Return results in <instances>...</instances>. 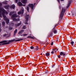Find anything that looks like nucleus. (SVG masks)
I'll return each mask as SVG.
<instances>
[{
  "label": "nucleus",
  "mask_w": 76,
  "mask_h": 76,
  "mask_svg": "<svg viewBox=\"0 0 76 76\" xmlns=\"http://www.w3.org/2000/svg\"><path fill=\"white\" fill-rule=\"evenodd\" d=\"M26 10H27L28 12H29V8L28 7H27Z\"/></svg>",
  "instance_id": "nucleus-21"
},
{
  "label": "nucleus",
  "mask_w": 76,
  "mask_h": 76,
  "mask_svg": "<svg viewBox=\"0 0 76 76\" xmlns=\"http://www.w3.org/2000/svg\"><path fill=\"white\" fill-rule=\"evenodd\" d=\"M18 0H15V2L16 3H18Z\"/></svg>",
  "instance_id": "nucleus-34"
},
{
  "label": "nucleus",
  "mask_w": 76,
  "mask_h": 76,
  "mask_svg": "<svg viewBox=\"0 0 76 76\" xmlns=\"http://www.w3.org/2000/svg\"><path fill=\"white\" fill-rule=\"evenodd\" d=\"M23 32H24V30H21L19 32L18 34H22Z\"/></svg>",
  "instance_id": "nucleus-10"
},
{
  "label": "nucleus",
  "mask_w": 76,
  "mask_h": 76,
  "mask_svg": "<svg viewBox=\"0 0 76 76\" xmlns=\"http://www.w3.org/2000/svg\"><path fill=\"white\" fill-rule=\"evenodd\" d=\"M31 49L32 50H33V49H34V47L33 46H31L30 47Z\"/></svg>",
  "instance_id": "nucleus-24"
},
{
  "label": "nucleus",
  "mask_w": 76,
  "mask_h": 76,
  "mask_svg": "<svg viewBox=\"0 0 76 76\" xmlns=\"http://www.w3.org/2000/svg\"><path fill=\"white\" fill-rule=\"evenodd\" d=\"M57 0L58 1V3H60V0Z\"/></svg>",
  "instance_id": "nucleus-35"
},
{
  "label": "nucleus",
  "mask_w": 76,
  "mask_h": 76,
  "mask_svg": "<svg viewBox=\"0 0 76 76\" xmlns=\"http://www.w3.org/2000/svg\"><path fill=\"white\" fill-rule=\"evenodd\" d=\"M45 56H50V53H46Z\"/></svg>",
  "instance_id": "nucleus-16"
},
{
  "label": "nucleus",
  "mask_w": 76,
  "mask_h": 76,
  "mask_svg": "<svg viewBox=\"0 0 76 76\" xmlns=\"http://www.w3.org/2000/svg\"><path fill=\"white\" fill-rule=\"evenodd\" d=\"M23 40V39H22L17 40L15 41H16V42L20 41H22V40Z\"/></svg>",
  "instance_id": "nucleus-18"
},
{
  "label": "nucleus",
  "mask_w": 76,
  "mask_h": 76,
  "mask_svg": "<svg viewBox=\"0 0 76 76\" xmlns=\"http://www.w3.org/2000/svg\"><path fill=\"white\" fill-rule=\"evenodd\" d=\"M58 57L59 58L60 57V55L58 56Z\"/></svg>",
  "instance_id": "nucleus-36"
},
{
  "label": "nucleus",
  "mask_w": 76,
  "mask_h": 76,
  "mask_svg": "<svg viewBox=\"0 0 76 76\" xmlns=\"http://www.w3.org/2000/svg\"><path fill=\"white\" fill-rule=\"evenodd\" d=\"M1 5H2V4L0 3V17L1 18L2 17V15H2L4 17V19L6 20L7 23L8 24L9 22V20L7 19L6 16L4 15L5 13L7 14V12L5 10L1 8Z\"/></svg>",
  "instance_id": "nucleus-1"
},
{
  "label": "nucleus",
  "mask_w": 76,
  "mask_h": 76,
  "mask_svg": "<svg viewBox=\"0 0 76 76\" xmlns=\"http://www.w3.org/2000/svg\"><path fill=\"white\" fill-rule=\"evenodd\" d=\"M2 23L3 26H4L5 24V23L4 22H2Z\"/></svg>",
  "instance_id": "nucleus-28"
},
{
  "label": "nucleus",
  "mask_w": 76,
  "mask_h": 76,
  "mask_svg": "<svg viewBox=\"0 0 76 76\" xmlns=\"http://www.w3.org/2000/svg\"><path fill=\"white\" fill-rule=\"evenodd\" d=\"M6 35H7L6 34H5L4 35V37H6Z\"/></svg>",
  "instance_id": "nucleus-32"
},
{
  "label": "nucleus",
  "mask_w": 76,
  "mask_h": 76,
  "mask_svg": "<svg viewBox=\"0 0 76 76\" xmlns=\"http://www.w3.org/2000/svg\"><path fill=\"white\" fill-rule=\"evenodd\" d=\"M48 73V71H46V73Z\"/></svg>",
  "instance_id": "nucleus-37"
},
{
  "label": "nucleus",
  "mask_w": 76,
  "mask_h": 76,
  "mask_svg": "<svg viewBox=\"0 0 76 76\" xmlns=\"http://www.w3.org/2000/svg\"><path fill=\"white\" fill-rule=\"evenodd\" d=\"M13 13H16V12L14 11L10 13V15H11Z\"/></svg>",
  "instance_id": "nucleus-14"
},
{
  "label": "nucleus",
  "mask_w": 76,
  "mask_h": 76,
  "mask_svg": "<svg viewBox=\"0 0 76 76\" xmlns=\"http://www.w3.org/2000/svg\"><path fill=\"white\" fill-rule=\"evenodd\" d=\"M61 1H64V0H61Z\"/></svg>",
  "instance_id": "nucleus-41"
},
{
  "label": "nucleus",
  "mask_w": 76,
  "mask_h": 76,
  "mask_svg": "<svg viewBox=\"0 0 76 76\" xmlns=\"http://www.w3.org/2000/svg\"><path fill=\"white\" fill-rule=\"evenodd\" d=\"M66 10L64 8H62V11L61 12V13L60 14V18L61 19H62V18H63V16L64 15V13L65 12Z\"/></svg>",
  "instance_id": "nucleus-4"
},
{
  "label": "nucleus",
  "mask_w": 76,
  "mask_h": 76,
  "mask_svg": "<svg viewBox=\"0 0 76 76\" xmlns=\"http://www.w3.org/2000/svg\"><path fill=\"white\" fill-rule=\"evenodd\" d=\"M13 75H16V72H14V73H13Z\"/></svg>",
  "instance_id": "nucleus-30"
},
{
  "label": "nucleus",
  "mask_w": 76,
  "mask_h": 76,
  "mask_svg": "<svg viewBox=\"0 0 76 76\" xmlns=\"http://www.w3.org/2000/svg\"><path fill=\"white\" fill-rule=\"evenodd\" d=\"M18 17V15H17V14H13L12 17V19L13 20V21H18V20H19V18H18L16 19V18H17Z\"/></svg>",
  "instance_id": "nucleus-3"
},
{
  "label": "nucleus",
  "mask_w": 76,
  "mask_h": 76,
  "mask_svg": "<svg viewBox=\"0 0 76 76\" xmlns=\"http://www.w3.org/2000/svg\"><path fill=\"white\" fill-rule=\"evenodd\" d=\"M29 15L26 14V15L25 16V18L26 19V22H28V18H29Z\"/></svg>",
  "instance_id": "nucleus-7"
},
{
  "label": "nucleus",
  "mask_w": 76,
  "mask_h": 76,
  "mask_svg": "<svg viewBox=\"0 0 76 76\" xmlns=\"http://www.w3.org/2000/svg\"><path fill=\"white\" fill-rule=\"evenodd\" d=\"M51 45H53V42H52L51 43Z\"/></svg>",
  "instance_id": "nucleus-31"
},
{
  "label": "nucleus",
  "mask_w": 76,
  "mask_h": 76,
  "mask_svg": "<svg viewBox=\"0 0 76 76\" xmlns=\"http://www.w3.org/2000/svg\"><path fill=\"white\" fill-rule=\"evenodd\" d=\"M11 30L12 29V28H11Z\"/></svg>",
  "instance_id": "nucleus-42"
},
{
  "label": "nucleus",
  "mask_w": 76,
  "mask_h": 76,
  "mask_svg": "<svg viewBox=\"0 0 76 76\" xmlns=\"http://www.w3.org/2000/svg\"><path fill=\"white\" fill-rule=\"evenodd\" d=\"M71 44L72 46H73V45H74V42L72 41L71 42Z\"/></svg>",
  "instance_id": "nucleus-19"
},
{
  "label": "nucleus",
  "mask_w": 76,
  "mask_h": 76,
  "mask_svg": "<svg viewBox=\"0 0 76 76\" xmlns=\"http://www.w3.org/2000/svg\"><path fill=\"white\" fill-rule=\"evenodd\" d=\"M27 38H31V39H35V37L34 36L31 37V36H28Z\"/></svg>",
  "instance_id": "nucleus-9"
},
{
  "label": "nucleus",
  "mask_w": 76,
  "mask_h": 76,
  "mask_svg": "<svg viewBox=\"0 0 76 76\" xmlns=\"http://www.w3.org/2000/svg\"><path fill=\"white\" fill-rule=\"evenodd\" d=\"M9 6H5V9H7L9 8Z\"/></svg>",
  "instance_id": "nucleus-23"
},
{
  "label": "nucleus",
  "mask_w": 76,
  "mask_h": 76,
  "mask_svg": "<svg viewBox=\"0 0 76 76\" xmlns=\"http://www.w3.org/2000/svg\"><path fill=\"white\" fill-rule=\"evenodd\" d=\"M23 29H26V26H24L23 27Z\"/></svg>",
  "instance_id": "nucleus-27"
},
{
  "label": "nucleus",
  "mask_w": 76,
  "mask_h": 76,
  "mask_svg": "<svg viewBox=\"0 0 76 76\" xmlns=\"http://www.w3.org/2000/svg\"><path fill=\"white\" fill-rule=\"evenodd\" d=\"M21 36H24V34H21Z\"/></svg>",
  "instance_id": "nucleus-33"
},
{
  "label": "nucleus",
  "mask_w": 76,
  "mask_h": 76,
  "mask_svg": "<svg viewBox=\"0 0 76 76\" xmlns=\"http://www.w3.org/2000/svg\"><path fill=\"white\" fill-rule=\"evenodd\" d=\"M21 25V22L20 23H18V24H15L16 26H18L19 25Z\"/></svg>",
  "instance_id": "nucleus-15"
},
{
  "label": "nucleus",
  "mask_w": 76,
  "mask_h": 76,
  "mask_svg": "<svg viewBox=\"0 0 76 76\" xmlns=\"http://www.w3.org/2000/svg\"><path fill=\"white\" fill-rule=\"evenodd\" d=\"M57 51L58 50V49H57Z\"/></svg>",
  "instance_id": "nucleus-43"
},
{
  "label": "nucleus",
  "mask_w": 76,
  "mask_h": 76,
  "mask_svg": "<svg viewBox=\"0 0 76 76\" xmlns=\"http://www.w3.org/2000/svg\"><path fill=\"white\" fill-rule=\"evenodd\" d=\"M54 52H55V53H56V52H57V51H56L55 52H54L53 51H52L51 52V54H54Z\"/></svg>",
  "instance_id": "nucleus-26"
},
{
  "label": "nucleus",
  "mask_w": 76,
  "mask_h": 76,
  "mask_svg": "<svg viewBox=\"0 0 76 76\" xmlns=\"http://www.w3.org/2000/svg\"><path fill=\"white\" fill-rule=\"evenodd\" d=\"M58 40H57V41H58Z\"/></svg>",
  "instance_id": "nucleus-48"
},
{
  "label": "nucleus",
  "mask_w": 76,
  "mask_h": 76,
  "mask_svg": "<svg viewBox=\"0 0 76 76\" xmlns=\"http://www.w3.org/2000/svg\"><path fill=\"white\" fill-rule=\"evenodd\" d=\"M24 6H25V5H23Z\"/></svg>",
  "instance_id": "nucleus-45"
},
{
  "label": "nucleus",
  "mask_w": 76,
  "mask_h": 76,
  "mask_svg": "<svg viewBox=\"0 0 76 76\" xmlns=\"http://www.w3.org/2000/svg\"><path fill=\"white\" fill-rule=\"evenodd\" d=\"M25 23V24H28V23H27V22Z\"/></svg>",
  "instance_id": "nucleus-40"
},
{
  "label": "nucleus",
  "mask_w": 76,
  "mask_h": 76,
  "mask_svg": "<svg viewBox=\"0 0 76 76\" xmlns=\"http://www.w3.org/2000/svg\"><path fill=\"white\" fill-rule=\"evenodd\" d=\"M70 3L69 2L68 4V6H67V7H66L67 8H68V7H69V6H70Z\"/></svg>",
  "instance_id": "nucleus-20"
},
{
  "label": "nucleus",
  "mask_w": 76,
  "mask_h": 76,
  "mask_svg": "<svg viewBox=\"0 0 76 76\" xmlns=\"http://www.w3.org/2000/svg\"><path fill=\"white\" fill-rule=\"evenodd\" d=\"M23 11H24V9L23 8H22V10H21L20 12H18V15H20L21 13L22 14L23 13Z\"/></svg>",
  "instance_id": "nucleus-6"
},
{
  "label": "nucleus",
  "mask_w": 76,
  "mask_h": 76,
  "mask_svg": "<svg viewBox=\"0 0 76 76\" xmlns=\"http://www.w3.org/2000/svg\"><path fill=\"white\" fill-rule=\"evenodd\" d=\"M10 8H11V9H15V4L12 5L10 7Z\"/></svg>",
  "instance_id": "nucleus-12"
},
{
  "label": "nucleus",
  "mask_w": 76,
  "mask_h": 76,
  "mask_svg": "<svg viewBox=\"0 0 76 76\" xmlns=\"http://www.w3.org/2000/svg\"><path fill=\"white\" fill-rule=\"evenodd\" d=\"M15 40V39H14L13 40H10L9 41L4 40L0 42V43L3 44V43H4V44H2V45L9 44H10V43L11 42H14Z\"/></svg>",
  "instance_id": "nucleus-2"
},
{
  "label": "nucleus",
  "mask_w": 76,
  "mask_h": 76,
  "mask_svg": "<svg viewBox=\"0 0 76 76\" xmlns=\"http://www.w3.org/2000/svg\"><path fill=\"white\" fill-rule=\"evenodd\" d=\"M21 2L24 4H26L27 3V0H21Z\"/></svg>",
  "instance_id": "nucleus-8"
},
{
  "label": "nucleus",
  "mask_w": 76,
  "mask_h": 76,
  "mask_svg": "<svg viewBox=\"0 0 76 76\" xmlns=\"http://www.w3.org/2000/svg\"><path fill=\"white\" fill-rule=\"evenodd\" d=\"M18 4V6H22V3H21L20 2H19Z\"/></svg>",
  "instance_id": "nucleus-13"
},
{
  "label": "nucleus",
  "mask_w": 76,
  "mask_h": 76,
  "mask_svg": "<svg viewBox=\"0 0 76 76\" xmlns=\"http://www.w3.org/2000/svg\"><path fill=\"white\" fill-rule=\"evenodd\" d=\"M53 51H55L56 50L55 49H53Z\"/></svg>",
  "instance_id": "nucleus-38"
},
{
  "label": "nucleus",
  "mask_w": 76,
  "mask_h": 76,
  "mask_svg": "<svg viewBox=\"0 0 76 76\" xmlns=\"http://www.w3.org/2000/svg\"><path fill=\"white\" fill-rule=\"evenodd\" d=\"M28 6L29 7H31V9H34V4H29L28 5Z\"/></svg>",
  "instance_id": "nucleus-5"
},
{
  "label": "nucleus",
  "mask_w": 76,
  "mask_h": 76,
  "mask_svg": "<svg viewBox=\"0 0 76 76\" xmlns=\"http://www.w3.org/2000/svg\"><path fill=\"white\" fill-rule=\"evenodd\" d=\"M53 30L54 33V34H56V33H57V30L54 28L53 29Z\"/></svg>",
  "instance_id": "nucleus-17"
},
{
  "label": "nucleus",
  "mask_w": 76,
  "mask_h": 76,
  "mask_svg": "<svg viewBox=\"0 0 76 76\" xmlns=\"http://www.w3.org/2000/svg\"><path fill=\"white\" fill-rule=\"evenodd\" d=\"M26 35H28V34H24V36L25 37V36H26Z\"/></svg>",
  "instance_id": "nucleus-29"
},
{
  "label": "nucleus",
  "mask_w": 76,
  "mask_h": 76,
  "mask_svg": "<svg viewBox=\"0 0 76 76\" xmlns=\"http://www.w3.org/2000/svg\"><path fill=\"white\" fill-rule=\"evenodd\" d=\"M63 61H65V60L64 59V60H63Z\"/></svg>",
  "instance_id": "nucleus-44"
},
{
  "label": "nucleus",
  "mask_w": 76,
  "mask_h": 76,
  "mask_svg": "<svg viewBox=\"0 0 76 76\" xmlns=\"http://www.w3.org/2000/svg\"><path fill=\"white\" fill-rule=\"evenodd\" d=\"M40 55H42V53L40 54Z\"/></svg>",
  "instance_id": "nucleus-47"
},
{
  "label": "nucleus",
  "mask_w": 76,
  "mask_h": 76,
  "mask_svg": "<svg viewBox=\"0 0 76 76\" xmlns=\"http://www.w3.org/2000/svg\"><path fill=\"white\" fill-rule=\"evenodd\" d=\"M1 45V44H0V45Z\"/></svg>",
  "instance_id": "nucleus-46"
},
{
  "label": "nucleus",
  "mask_w": 76,
  "mask_h": 76,
  "mask_svg": "<svg viewBox=\"0 0 76 76\" xmlns=\"http://www.w3.org/2000/svg\"><path fill=\"white\" fill-rule=\"evenodd\" d=\"M17 29H16L15 30V31H14V34H16V32H17Z\"/></svg>",
  "instance_id": "nucleus-25"
},
{
  "label": "nucleus",
  "mask_w": 76,
  "mask_h": 76,
  "mask_svg": "<svg viewBox=\"0 0 76 76\" xmlns=\"http://www.w3.org/2000/svg\"><path fill=\"white\" fill-rule=\"evenodd\" d=\"M60 55H61V56H63V55L64 56L66 55V53H65L64 52H61L60 53Z\"/></svg>",
  "instance_id": "nucleus-11"
},
{
  "label": "nucleus",
  "mask_w": 76,
  "mask_h": 76,
  "mask_svg": "<svg viewBox=\"0 0 76 76\" xmlns=\"http://www.w3.org/2000/svg\"><path fill=\"white\" fill-rule=\"evenodd\" d=\"M5 58V59H6V58H7V57H6Z\"/></svg>",
  "instance_id": "nucleus-39"
},
{
  "label": "nucleus",
  "mask_w": 76,
  "mask_h": 76,
  "mask_svg": "<svg viewBox=\"0 0 76 76\" xmlns=\"http://www.w3.org/2000/svg\"><path fill=\"white\" fill-rule=\"evenodd\" d=\"M35 50H36L37 51L39 50V48L38 47V46H36L35 48Z\"/></svg>",
  "instance_id": "nucleus-22"
}]
</instances>
